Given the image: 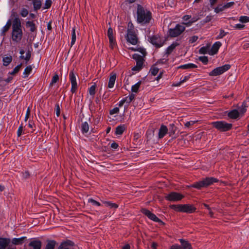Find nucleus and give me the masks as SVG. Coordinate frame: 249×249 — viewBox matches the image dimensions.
Listing matches in <instances>:
<instances>
[{
  "label": "nucleus",
  "mask_w": 249,
  "mask_h": 249,
  "mask_svg": "<svg viewBox=\"0 0 249 249\" xmlns=\"http://www.w3.org/2000/svg\"><path fill=\"white\" fill-rule=\"evenodd\" d=\"M152 18V14L150 11L144 8L141 4L137 6V21L141 24H149Z\"/></svg>",
  "instance_id": "f257e3e1"
},
{
  "label": "nucleus",
  "mask_w": 249,
  "mask_h": 249,
  "mask_svg": "<svg viewBox=\"0 0 249 249\" xmlns=\"http://www.w3.org/2000/svg\"><path fill=\"white\" fill-rule=\"evenodd\" d=\"M218 181L219 180L214 177H206L201 180L194 182L191 185V187L198 190H201L203 188H207Z\"/></svg>",
  "instance_id": "f03ea898"
},
{
  "label": "nucleus",
  "mask_w": 249,
  "mask_h": 249,
  "mask_svg": "<svg viewBox=\"0 0 249 249\" xmlns=\"http://www.w3.org/2000/svg\"><path fill=\"white\" fill-rule=\"evenodd\" d=\"M169 207L177 212L192 213L196 211V208L193 204H173Z\"/></svg>",
  "instance_id": "7ed1b4c3"
},
{
  "label": "nucleus",
  "mask_w": 249,
  "mask_h": 249,
  "mask_svg": "<svg viewBox=\"0 0 249 249\" xmlns=\"http://www.w3.org/2000/svg\"><path fill=\"white\" fill-rule=\"evenodd\" d=\"M213 127L216 128L221 132H226L231 129L232 124L228 123L225 121H220L213 122L212 123Z\"/></svg>",
  "instance_id": "20e7f679"
},
{
  "label": "nucleus",
  "mask_w": 249,
  "mask_h": 249,
  "mask_svg": "<svg viewBox=\"0 0 249 249\" xmlns=\"http://www.w3.org/2000/svg\"><path fill=\"white\" fill-rule=\"evenodd\" d=\"M185 30V27L177 24L174 28H170L168 31V35L171 37H175L180 35Z\"/></svg>",
  "instance_id": "39448f33"
},
{
  "label": "nucleus",
  "mask_w": 249,
  "mask_h": 249,
  "mask_svg": "<svg viewBox=\"0 0 249 249\" xmlns=\"http://www.w3.org/2000/svg\"><path fill=\"white\" fill-rule=\"evenodd\" d=\"M231 67L230 64H225L221 67H217L214 69L209 73V75L211 76H216L222 74L225 71L229 70Z\"/></svg>",
  "instance_id": "423d86ee"
},
{
  "label": "nucleus",
  "mask_w": 249,
  "mask_h": 249,
  "mask_svg": "<svg viewBox=\"0 0 249 249\" xmlns=\"http://www.w3.org/2000/svg\"><path fill=\"white\" fill-rule=\"evenodd\" d=\"M179 242L181 245L176 244L170 246L169 249H193L191 244L188 241L183 239H180Z\"/></svg>",
  "instance_id": "0eeeda50"
},
{
  "label": "nucleus",
  "mask_w": 249,
  "mask_h": 249,
  "mask_svg": "<svg viewBox=\"0 0 249 249\" xmlns=\"http://www.w3.org/2000/svg\"><path fill=\"white\" fill-rule=\"evenodd\" d=\"M126 39L127 42H129L132 45H136L138 42V38L135 31L131 29H127V33L126 36Z\"/></svg>",
  "instance_id": "6e6552de"
},
{
  "label": "nucleus",
  "mask_w": 249,
  "mask_h": 249,
  "mask_svg": "<svg viewBox=\"0 0 249 249\" xmlns=\"http://www.w3.org/2000/svg\"><path fill=\"white\" fill-rule=\"evenodd\" d=\"M76 76L78 77L77 74L74 72V70L70 71L69 73V78L71 84V91L72 92V93H75L78 88Z\"/></svg>",
  "instance_id": "1a4fd4ad"
},
{
  "label": "nucleus",
  "mask_w": 249,
  "mask_h": 249,
  "mask_svg": "<svg viewBox=\"0 0 249 249\" xmlns=\"http://www.w3.org/2000/svg\"><path fill=\"white\" fill-rule=\"evenodd\" d=\"M184 197V196L176 192H171L165 196V199L170 201H178Z\"/></svg>",
  "instance_id": "9d476101"
},
{
  "label": "nucleus",
  "mask_w": 249,
  "mask_h": 249,
  "mask_svg": "<svg viewBox=\"0 0 249 249\" xmlns=\"http://www.w3.org/2000/svg\"><path fill=\"white\" fill-rule=\"evenodd\" d=\"M149 38L150 42L157 48L163 45L164 43L161 42L160 37L158 35H153Z\"/></svg>",
  "instance_id": "9b49d317"
},
{
  "label": "nucleus",
  "mask_w": 249,
  "mask_h": 249,
  "mask_svg": "<svg viewBox=\"0 0 249 249\" xmlns=\"http://www.w3.org/2000/svg\"><path fill=\"white\" fill-rule=\"evenodd\" d=\"M22 29L12 30V39L13 41L19 42L22 39Z\"/></svg>",
  "instance_id": "f8f14e48"
},
{
  "label": "nucleus",
  "mask_w": 249,
  "mask_h": 249,
  "mask_svg": "<svg viewBox=\"0 0 249 249\" xmlns=\"http://www.w3.org/2000/svg\"><path fill=\"white\" fill-rule=\"evenodd\" d=\"M107 35L109 39V47L113 49L114 46L116 45V41L113 36V31L112 28L109 27L108 29Z\"/></svg>",
  "instance_id": "ddd939ff"
},
{
  "label": "nucleus",
  "mask_w": 249,
  "mask_h": 249,
  "mask_svg": "<svg viewBox=\"0 0 249 249\" xmlns=\"http://www.w3.org/2000/svg\"><path fill=\"white\" fill-rule=\"evenodd\" d=\"M141 212L143 214L147 216L150 220L154 222H156L157 220H159V218L154 213H152L149 210L145 208L142 209Z\"/></svg>",
  "instance_id": "4468645a"
},
{
  "label": "nucleus",
  "mask_w": 249,
  "mask_h": 249,
  "mask_svg": "<svg viewBox=\"0 0 249 249\" xmlns=\"http://www.w3.org/2000/svg\"><path fill=\"white\" fill-rule=\"evenodd\" d=\"M221 45V43L219 41H217L215 42L213 45L211 50L209 51L208 53L211 55H213L216 54Z\"/></svg>",
  "instance_id": "2eb2a0df"
},
{
  "label": "nucleus",
  "mask_w": 249,
  "mask_h": 249,
  "mask_svg": "<svg viewBox=\"0 0 249 249\" xmlns=\"http://www.w3.org/2000/svg\"><path fill=\"white\" fill-rule=\"evenodd\" d=\"M75 245L74 243L70 240H66L62 241L58 247V249H70L68 247H72Z\"/></svg>",
  "instance_id": "dca6fc26"
},
{
  "label": "nucleus",
  "mask_w": 249,
  "mask_h": 249,
  "mask_svg": "<svg viewBox=\"0 0 249 249\" xmlns=\"http://www.w3.org/2000/svg\"><path fill=\"white\" fill-rule=\"evenodd\" d=\"M177 128L174 124L169 125V136L172 137L173 139H175L178 136V133L177 132Z\"/></svg>",
  "instance_id": "f3484780"
},
{
  "label": "nucleus",
  "mask_w": 249,
  "mask_h": 249,
  "mask_svg": "<svg viewBox=\"0 0 249 249\" xmlns=\"http://www.w3.org/2000/svg\"><path fill=\"white\" fill-rule=\"evenodd\" d=\"M11 241L10 238L0 237V249H5Z\"/></svg>",
  "instance_id": "a211bd4d"
},
{
  "label": "nucleus",
  "mask_w": 249,
  "mask_h": 249,
  "mask_svg": "<svg viewBox=\"0 0 249 249\" xmlns=\"http://www.w3.org/2000/svg\"><path fill=\"white\" fill-rule=\"evenodd\" d=\"M29 246L33 247V249H41L42 242L39 240H34L30 242Z\"/></svg>",
  "instance_id": "6ab92c4d"
},
{
  "label": "nucleus",
  "mask_w": 249,
  "mask_h": 249,
  "mask_svg": "<svg viewBox=\"0 0 249 249\" xmlns=\"http://www.w3.org/2000/svg\"><path fill=\"white\" fill-rule=\"evenodd\" d=\"M143 56H141V55L135 53L132 55V58L135 59L136 61V64H138L143 66V62L144 59H143Z\"/></svg>",
  "instance_id": "aec40b11"
},
{
  "label": "nucleus",
  "mask_w": 249,
  "mask_h": 249,
  "mask_svg": "<svg viewBox=\"0 0 249 249\" xmlns=\"http://www.w3.org/2000/svg\"><path fill=\"white\" fill-rule=\"evenodd\" d=\"M239 112L237 109H234L228 113V116L231 119H237L239 117Z\"/></svg>",
  "instance_id": "412c9836"
},
{
  "label": "nucleus",
  "mask_w": 249,
  "mask_h": 249,
  "mask_svg": "<svg viewBox=\"0 0 249 249\" xmlns=\"http://www.w3.org/2000/svg\"><path fill=\"white\" fill-rule=\"evenodd\" d=\"M46 245L44 249H54L57 242L54 240L47 239Z\"/></svg>",
  "instance_id": "4be33fe9"
},
{
  "label": "nucleus",
  "mask_w": 249,
  "mask_h": 249,
  "mask_svg": "<svg viewBox=\"0 0 249 249\" xmlns=\"http://www.w3.org/2000/svg\"><path fill=\"white\" fill-rule=\"evenodd\" d=\"M21 29V21L18 17H16L13 21L12 30Z\"/></svg>",
  "instance_id": "5701e85b"
},
{
  "label": "nucleus",
  "mask_w": 249,
  "mask_h": 249,
  "mask_svg": "<svg viewBox=\"0 0 249 249\" xmlns=\"http://www.w3.org/2000/svg\"><path fill=\"white\" fill-rule=\"evenodd\" d=\"M116 79V74L115 73L111 72L110 75L109 81L108 83V88H112L113 87L115 82Z\"/></svg>",
  "instance_id": "b1692460"
},
{
  "label": "nucleus",
  "mask_w": 249,
  "mask_h": 249,
  "mask_svg": "<svg viewBox=\"0 0 249 249\" xmlns=\"http://www.w3.org/2000/svg\"><path fill=\"white\" fill-rule=\"evenodd\" d=\"M168 132V128L166 126L162 124L159 129V138H162Z\"/></svg>",
  "instance_id": "393cba45"
},
{
  "label": "nucleus",
  "mask_w": 249,
  "mask_h": 249,
  "mask_svg": "<svg viewBox=\"0 0 249 249\" xmlns=\"http://www.w3.org/2000/svg\"><path fill=\"white\" fill-rule=\"evenodd\" d=\"M26 26L27 28H30V31L31 32H36L37 30V27L36 24L33 21H27L26 22Z\"/></svg>",
  "instance_id": "a878e982"
},
{
  "label": "nucleus",
  "mask_w": 249,
  "mask_h": 249,
  "mask_svg": "<svg viewBox=\"0 0 249 249\" xmlns=\"http://www.w3.org/2000/svg\"><path fill=\"white\" fill-rule=\"evenodd\" d=\"M179 45V43L177 42H174L166 50L165 53L169 55L171 54L177 46Z\"/></svg>",
  "instance_id": "bb28decb"
},
{
  "label": "nucleus",
  "mask_w": 249,
  "mask_h": 249,
  "mask_svg": "<svg viewBox=\"0 0 249 249\" xmlns=\"http://www.w3.org/2000/svg\"><path fill=\"white\" fill-rule=\"evenodd\" d=\"M26 239V237L23 236L19 238H14L12 240V243L15 245H22L24 240Z\"/></svg>",
  "instance_id": "cd10ccee"
},
{
  "label": "nucleus",
  "mask_w": 249,
  "mask_h": 249,
  "mask_svg": "<svg viewBox=\"0 0 249 249\" xmlns=\"http://www.w3.org/2000/svg\"><path fill=\"white\" fill-rule=\"evenodd\" d=\"M34 7V9L35 11H37L41 8L42 3L41 0H32Z\"/></svg>",
  "instance_id": "c85d7f7f"
},
{
  "label": "nucleus",
  "mask_w": 249,
  "mask_h": 249,
  "mask_svg": "<svg viewBox=\"0 0 249 249\" xmlns=\"http://www.w3.org/2000/svg\"><path fill=\"white\" fill-rule=\"evenodd\" d=\"M197 66L193 63H189L187 64H184L182 65H180L178 67V69H194L196 68Z\"/></svg>",
  "instance_id": "c756f323"
},
{
  "label": "nucleus",
  "mask_w": 249,
  "mask_h": 249,
  "mask_svg": "<svg viewBox=\"0 0 249 249\" xmlns=\"http://www.w3.org/2000/svg\"><path fill=\"white\" fill-rule=\"evenodd\" d=\"M248 107L247 103L246 101H244L242 104L241 107H238L239 114H241L242 115H244V113L247 111V107Z\"/></svg>",
  "instance_id": "7c9ffc66"
},
{
  "label": "nucleus",
  "mask_w": 249,
  "mask_h": 249,
  "mask_svg": "<svg viewBox=\"0 0 249 249\" xmlns=\"http://www.w3.org/2000/svg\"><path fill=\"white\" fill-rule=\"evenodd\" d=\"M103 203L107 207H109L111 209H116L118 208L119 206L117 204L112 203L111 201H103Z\"/></svg>",
  "instance_id": "2f4dec72"
},
{
  "label": "nucleus",
  "mask_w": 249,
  "mask_h": 249,
  "mask_svg": "<svg viewBox=\"0 0 249 249\" xmlns=\"http://www.w3.org/2000/svg\"><path fill=\"white\" fill-rule=\"evenodd\" d=\"M125 130V127L124 124L118 126L116 128L115 134L117 135H122Z\"/></svg>",
  "instance_id": "473e14b6"
},
{
  "label": "nucleus",
  "mask_w": 249,
  "mask_h": 249,
  "mask_svg": "<svg viewBox=\"0 0 249 249\" xmlns=\"http://www.w3.org/2000/svg\"><path fill=\"white\" fill-rule=\"evenodd\" d=\"M89 130V125L87 122L82 123L81 124V131L83 134L88 133Z\"/></svg>",
  "instance_id": "72a5a7b5"
},
{
  "label": "nucleus",
  "mask_w": 249,
  "mask_h": 249,
  "mask_svg": "<svg viewBox=\"0 0 249 249\" xmlns=\"http://www.w3.org/2000/svg\"><path fill=\"white\" fill-rule=\"evenodd\" d=\"M142 84V81H140L137 82L136 84L132 86L131 91L133 92L137 93L139 91V89Z\"/></svg>",
  "instance_id": "f704fd0d"
},
{
  "label": "nucleus",
  "mask_w": 249,
  "mask_h": 249,
  "mask_svg": "<svg viewBox=\"0 0 249 249\" xmlns=\"http://www.w3.org/2000/svg\"><path fill=\"white\" fill-rule=\"evenodd\" d=\"M76 41L75 26L73 27L71 31V47L74 45Z\"/></svg>",
  "instance_id": "c9c22d12"
},
{
  "label": "nucleus",
  "mask_w": 249,
  "mask_h": 249,
  "mask_svg": "<svg viewBox=\"0 0 249 249\" xmlns=\"http://www.w3.org/2000/svg\"><path fill=\"white\" fill-rule=\"evenodd\" d=\"M12 61V57L11 56H6L3 58V65L4 66H7Z\"/></svg>",
  "instance_id": "e433bc0d"
},
{
  "label": "nucleus",
  "mask_w": 249,
  "mask_h": 249,
  "mask_svg": "<svg viewBox=\"0 0 249 249\" xmlns=\"http://www.w3.org/2000/svg\"><path fill=\"white\" fill-rule=\"evenodd\" d=\"M31 57V50L29 49L26 53V56L24 57L23 55H20L19 56L20 59H24L26 60V62H28L29 61Z\"/></svg>",
  "instance_id": "4c0bfd02"
},
{
  "label": "nucleus",
  "mask_w": 249,
  "mask_h": 249,
  "mask_svg": "<svg viewBox=\"0 0 249 249\" xmlns=\"http://www.w3.org/2000/svg\"><path fill=\"white\" fill-rule=\"evenodd\" d=\"M22 64L21 63L19 65H17L13 70V71L12 72H10L9 74L11 75H15L16 73H18L21 67H22Z\"/></svg>",
  "instance_id": "58836bf2"
},
{
  "label": "nucleus",
  "mask_w": 249,
  "mask_h": 249,
  "mask_svg": "<svg viewBox=\"0 0 249 249\" xmlns=\"http://www.w3.org/2000/svg\"><path fill=\"white\" fill-rule=\"evenodd\" d=\"M32 70V67L30 65L27 66L24 70L23 74L25 75V76L23 77L26 78L28 77V75L31 73Z\"/></svg>",
  "instance_id": "ea45409f"
},
{
  "label": "nucleus",
  "mask_w": 249,
  "mask_h": 249,
  "mask_svg": "<svg viewBox=\"0 0 249 249\" xmlns=\"http://www.w3.org/2000/svg\"><path fill=\"white\" fill-rule=\"evenodd\" d=\"M225 9V8L224 7V5L221 4H219L214 8V12L216 13H219V12L223 11Z\"/></svg>",
  "instance_id": "a19ab883"
},
{
  "label": "nucleus",
  "mask_w": 249,
  "mask_h": 249,
  "mask_svg": "<svg viewBox=\"0 0 249 249\" xmlns=\"http://www.w3.org/2000/svg\"><path fill=\"white\" fill-rule=\"evenodd\" d=\"M159 71V69L157 67H155L154 65H153L150 69V72H151V74L153 76H156L158 74Z\"/></svg>",
  "instance_id": "79ce46f5"
},
{
  "label": "nucleus",
  "mask_w": 249,
  "mask_h": 249,
  "mask_svg": "<svg viewBox=\"0 0 249 249\" xmlns=\"http://www.w3.org/2000/svg\"><path fill=\"white\" fill-rule=\"evenodd\" d=\"M96 85L94 84L92 85L89 89V93L90 95H94L96 93Z\"/></svg>",
  "instance_id": "37998d69"
},
{
  "label": "nucleus",
  "mask_w": 249,
  "mask_h": 249,
  "mask_svg": "<svg viewBox=\"0 0 249 249\" xmlns=\"http://www.w3.org/2000/svg\"><path fill=\"white\" fill-rule=\"evenodd\" d=\"M58 80H59V76L56 73L53 76L52 81L50 84V86H53L54 84L56 83L58 81Z\"/></svg>",
  "instance_id": "c03bdc74"
},
{
  "label": "nucleus",
  "mask_w": 249,
  "mask_h": 249,
  "mask_svg": "<svg viewBox=\"0 0 249 249\" xmlns=\"http://www.w3.org/2000/svg\"><path fill=\"white\" fill-rule=\"evenodd\" d=\"M11 24H12L11 20L9 19L7 21L6 25L3 28V30H4V32H7L9 30V29L11 27Z\"/></svg>",
  "instance_id": "a18cd8bd"
},
{
  "label": "nucleus",
  "mask_w": 249,
  "mask_h": 249,
  "mask_svg": "<svg viewBox=\"0 0 249 249\" xmlns=\"http://www.w3.org/2000/svg\"><path fill=\"white\" fill-rule=\"evenodd\" d=\"M228 34L227 32H225L224 30L221 29L220 30V34L216 37L217 39L222 38L224 36H225Z\"/></svg>",
  "instance_id": "49530a36"
},
{
  "label": "nucleus",
  "mask_w": 249,
  "mask_h": 249,
  "mask_svg": "<svg viewBox=\"0 0 249 249\" xmlns=\"http://www.w3.org/2000/svg\"><path fill=\"white\" fill-rule=\"evenodd\" d=\"M239 20L242 23H247L249 22V17L246 16H241L240 17Z\"/></svg>",
  "instance_id": "de8ad7c7"
},
{
  "label": "nucleus",
  "mask_w": 249,
  "mask_h": 249,
  "mask_svg": "<svg viewBox=\"0 0 249 249\" xmlns=\"http://www.w3.org/2000/svg\"><path fill=\"white\" fill-rule=\"evenodd\" d=\"M208 50H209V48L208 47H201L199 50V53L201 54H206L207 53H208Z\"/></svg>",
  "instance_id": "09e8293b"
},
{
  "label": "nucleus",
  "mask_w": 249,
  "mask_h": 249,
  "mask_svg": "<svg viewBox=\"0 0 249 249\" xmlns=\"http://www.w3.org/2000/svg\"><path fill=\"white\" fill-rule=\"evenodd\" d=\"M52 4V1L51 0H46L45 5L43 9H49Z\"/></svg>",
  "instance_id": "8fccbe9b"
},
{
  "label": "nucleus",
  "mask_w": 249,
  "mask_h": 249,
  "mask_svg": "<svg viewBox=\"0 0 249 249\" xmlns=\"http://www.w3.org/2000/svg\"><path fill=\"white\" fill-rule=\"evenodd\" d=\"M199 60L204 64H207L208 62V58L206 56H200Z\"/></svg>",
  "instance_id": "3c124183"
},
{
  "label": "nucleus",
  "mask_w": 249,
  "mask_h": 249,
  "mask_svg": "<svg viewBox=\"0 0 249 249\" xmlns=\"http://www.w3.org/2000/svg\"><path fill=\"white\" fill-rule=\"evenodd\" d=\"M29 14L28 11L26 8H22L20 13V15L22 17H26Z\"/></svg>",
  "instance_id": "603ef678"
},
{
  "label": "nucleus",
  "mask_w": 249,
  "mask_h": 249,
  "mask_svg": "<svg viewBox=\"0 0 249 249\" xmlns=\"http://www.w3.org/2000/svg\"><path fill=\"white\" fill-rule=\"evenodd\" d=\"M137 49H138L137 51L141 53L142 54L143 57H145L147 53H146L145 49H144L143 48L139 47V48H137Z\"/></svg>",
  "instance_id": "864d4df0"
},
{
  "label": "nucleus",
  "mask_w": 249,
  "mask_h": 249,
  "mask_svg": "<svg viewBox=\"0 0 249 249\" xmlns=\"http://www.w3.org/2000/svg\"><path fill=\"white\" fill-rule=\"evenodd\" d=\"M88 202L92 203V204L94 205H96L97 206H101V204L100 202L95 200L94 199H93L92 198H89L88 200Z\"/></svg>",
  "instance_id": "5fc2aeb1"
},
{
  "label": "nucleus",
  "mask_w": 249,
  "mask_h": 249,
  "mask_svg": "<svg viewBox=\"0 0 249 249\" xmlns=\"http://www.w3.org/2000/svg\"><path fill=\"white\" fill-rule=\"evenodd\" d=\"M119 112V108L118 107H115L112 109L109 110V114L110 115H113L115 113H118Z\"/></svg>",
  "instance_id": "6e6d98bb"
},
{
  "label": "nucleus",
  "mask_w": 249,
  "mask_h": 249,
  "mask_svg": "<svg viewBox=\"0 0 249 249\" xmlns=\"http://www.w3.org/2000/svg\"><path fill=\"white\" fill-rule=\"evenodd\" d=\"M55 108H56V115L57 117L60 116V108L59 107V105L58 103L55 104Z\"/></svg>",
  "instance_id": "4d7b16f0"
},
{
  "label": "nucleus",
  "mask_w": 249,
  "mask_h": 249,
  "mask_svg": "<svg viewBox=\"0 0 249 249\" xmlns=\"http://www.w3.org/2000/svg\"><path fill=\"white\" fill-rule=\"evenodd\" d=\"M198 37L197 36H192L191 37H190V38L189 39V42L190 43H193L195 42L198 39Z\"/></svg>",
  "instance_id": "13d9d810"
},
{
  "label": "nucleus",
  "mask_w": 249,
  "mask_h": 249,
  "mask_svg": "<svg viewBox=\"0 0 249 249\" xmlns=\"http://www.w3.org/2000/svg\"><path fill=\"white\" fill-rule=\"evenodd\" d=\"M142 66L136 64L135 66L132 68V70L133 71H140L142 68Z\"/></svg>",
  "instance_id": "bf43d9fd"
},
{
  "label": "nucleus",
  "mask_w": 249,
  "mask_h": 249,
  "mask_svg": "<svg viewBox=\"0 0 249 249\" xmlns=\"http://www.w3.org/2000/svg\"><path fill=\"white\" fill-rule=\"evenodd\" d=\"M127 98H128V99H127L126 102L128 104L131 103L135 98V95L133 94H131L130 95H129L128 97H127Z\"/></svg>",
  "instance_id": "052dcab7"
},
{
  "label": "nucleus",
  "mask_w": 249,
  "mask_h": 249,
  "mask_svg": "<svg viewBox=\"0 0 249 249\" xmlns=\"http://www.w3.org/2000/svg\"><path fill=\"white\" fill-rule=\"evenodd\" d=\"M168 59H166L165 60L164 59H159L156 64H166L168 63Z\"/></svg>",
  "instance_id": "680f3d73"
},
{
  "label": "nucleus",
  "mask_w": 249,
  "mask_h": 249,
  "mask_svg": "<svg viewBox=\"0 0 249 249\" xmlns=\"http://www.w3.org/2000/svg\"><path fill=\"white\" fill-rule=\"evenodd\" d=\"M30 112H31V110H30V107H29L27 108V110L26 111V115H25V121H27V120L28 119V118H29V117L30 116Z\"/></svg>",
  "instance_id": "e2e57ef3"
},
{
  "label": "nucleus",
  "mask_w": 249,
  "mask_h": 249,
  "mask_svg": "<svg viewBox=\"0 0 249 249\" xmlns=\"http://www.w3.org/2000/svg\"><path fill=\"white\" fill-rule=\"evenodd\" d=\"M234 4V2L233 1H231L228 3H227L226 4L224 5V7L226 8H230L233 6Z\"/></svg>",
  "instance_id": "0e129e2a"
},
{
  "label": "nucleus",
  "mask_w": 249,
  "mask_h": 249,
  "mask_svg": "<svg viewBox=\"0 0 249 249\" xmlns=\"http://www.w3.org/2000/svg\"><path fill=\"white\" fill-rule=\"evenodd\" d=\"M245 25L241 24H235V26H233V28L235 29H242L245 27Z\"/></svg>",
  "instance_id": "69168bd1"
},
{
  "label": "nucleus",
  "mask_w": 249,
  "mask_h": 249,
  "mask_svg": "<svg viewBox=\"0 0 249 249\" xmlns=\"http://www.w3.org/2000/svg\"><path fill=\"white\" fill-rule=\"evenodd\" d=\"M22 131H23V127H22V125L21 124L18 127V130L17 135H18V137H19V136H20L21 135Z\"/></svg>",
  "instance_id": "338daca9"
},
{
  "label": "nucleus",
  "mask_w": 249,
  "mask_h": 249,
  "mask_svg": "<svg viewBox=\"0 0 249 249\" xmlns=\"http://www.w3.org/2000/svg\"><path fill=\"white\" fill-rule=\"evenodd\" d=\"M195 121H189V122H186L185 124L184 125L186 127H189L190 126L194 125L195 124Z\"/></svg>",
  "instance_id": "774afa93"
}]
</instances>
